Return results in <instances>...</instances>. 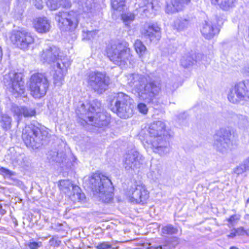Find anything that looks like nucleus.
I'll return each instance as SVG.
<instances>
[{
  "instance_id": "obj_1",
  "label": "nucleus",
  "mask_w": 249,
  "mask_h": 249,
  "mask_svg": "<svg viewBox=\"0 0 249 249\" xmlns=\"http://www.w3.org/2000/svg\"><path fill=\"white\" fill-rule=\"evenodd\" d=\"M127 84L139 99L146 103H153L161 91L160 81L150 80L149 76L138 73L127 75Z\"/></svg>"
},
{
  "instance_id": "obj_2",
  "label": "nucleus",
  "mask_w": 249,
  "mask_h": 249,
  "mask_svg": "<svg viewBox=\"0 0 249 249\" xmlns=\"http://www.w3.org/2000/svg\"><path fill=\"white\" fill-rule=\"evenodd\" d=\"M147 133L141 139L145 148H151L153 151L160 156H164L170 151L167 139L168 132L165 129L164 123L158 121L151 124L147 130Z\"/></svg>"
},
{
  "instance_id": "obj_3",
  "label": "nucleus",
  "mask_w": 249,
  "mask_h": 249,
  "mask_svg": "<svg viewBox=\"0 0 249 249\" xmlns=\"http://www.w3.org/2000/svg\"><path fill=\"white\" fill-rule=\"evenodd\" d=\"M76 113L79 118L86 123L95 127L107 126L109 122V115L102 110L101 104L97 100H93L88 105V109L82 104L81 107L76 110Z\"/></svg>"
},
{
  "instance_id": "obj_4",
  "label": "nucleus",
  "mask_w": 249,
  "mask_h": 249,
  "mask_svg": "<svg viewBox=\"0 0 249 249\" xmlns=\"http://www.w3.org/2000/svg\"><path fill=\"white\" fill-rule=\"evenodd\" d=\"M106 51L109 59L118 65L124 66L134 62L131 50L126 42L112 41L107 46Z\"/></svg>"
},
{
  "instance_id": "obj_5",
  "label": "nucleus",
  "mask_w": 249,
  "mask_h": 249,
  "mask_svg": "<svg viewBox=\"0 0 249 249\" xmlns=\"http://www.w3.org/2000/svg\"><path fill=\"white\" fill-rule=\"evenodd\" d=\"M89 187L95 195L102 201L107 203L113 198V187L109 179L106 177L94 174L89 179Z\"/></svg>"
},
{
  "instance_id": "obj_6",
  "label": "nucleus",
  "mask_w": 249,
  "mask_h": 249,
  "mask_svg": "<svg viewBox=\"0 0 249 249\" xmlns=\"http://www.w3.org/2000/svg\"><path fill=\"white\" fill-rule=\"evenodd\" d=\"M22 138L27 146L38 148L48 140V129L31 124L23 129Z\"/></svg>"
},
{
  "instance_id": "obj_7",
  "label": "nucleus",
  "mask_w": 249,
  "mask_h": 249,
  "mask_svg": "<svg viewBox=\"0 0 249 249\" xmlns=\"http://www.w3.org/2000/svg\"><path fill=\"white\" fill-rule=\"evenodd\" d=\"M133 100L128 95L123 92L115 94L110 103L111 110L121 118L127 119L133 113Z\"/></svg>"
},
{
  "instance_id": "obj_8",
  "label": "nucleus",
  "mask_w": 249,
  "mask_h": 249,
  "mask_svg": "<svg viewBox=\"0 0 249 249\" xmlns=\"http://www.w3.org/2000/svg\"><path fill=\"white\" fill-rule=\"evenodd\" d=\"M3 82L8 90L16 98L19 96H24V83L21 73L10 71L4 75Z\"/></svg>"
},
{
  "instance_id": "obj_9",
  "label": "nucleus",
  "mask_w": 249,
  "mask_h": 249,
  "mask_svg": "<svg viewBox=\"0 0 249 249\" xmlns=\"http://www.w3.org/2000/svg\"><path fill=\"white\" fill-rule=\"evenodd\" d=\"M49 87L47 79L41 73L33 74L30 78L31 94L35 98H40L46 94Z\"/></svg>"
},
{
  "instance_id": "obj_10",
  "label": "nucleus",
  "mask_w": 249,
  "mask_h": 249,
  "mask_svg": "<svg viewBox=\"0 0 249 249\" xmlns=\"http://www.w3.org/2000/svg\"><path fill=\"white\" fill-rule=\"evenodd\" d=\"M126 195L131 202L134 204H144L149 195L145 186L141 182H136L126 192Z\"/></svg>"
},
{
  "instance_id": "obj_11",
  "label": "nucleus",
  "mask_w": 249,
  "mask_h": 249,
  "mask_svg": "<svg viewBox=\"0 0 249 249\" xmlns=\"http://www.w3.org/2000/svg\"><path fill=\"white\" fill-rule=\"evenodd\" d=\"M229 101L233 104L249 99V80H244L231 88L228 95Z\"/></svg>"
},
{
  "instance_id": "obj_12",
  "label": "nucleus",
  "mask_w": 249,
  "mask_h": 249,
  "mask_svg": "<svg viewBox=\"0 0 249 249\" xmlns=\"http://www.w3.org/2000/svg\"><path fill=\"white\" fill-rule=\"evenodd\" d=\"M55 18L62 31H73L78 24L77 15L73 11H60L55 14Z\"/></svg>"
},
{
  "instance_id": "obj_13",
  "label": "nucleus",
  "mask_w": 249,
  "mask_h": 249,
  "mask_svg": "<svg viewBox=\"0 0 249 249\" xmlns=\"http://www.w3.org/2000/svg\"><path fill=\"white\" fill-rule=\"evenodd\" d=\"M144 158L137 150L131 149L124 156L123 166L129 172L139 171L143 164Z\"/></svg>"
},
{
  "instance_id": "obj_14",
  "label": "nucleus",
  "mask_w": 249,
  "mask_h": 249,
  "mask_svg": "<svg viewBox=\"0 0 249 249\" xmlns=\"http://www.w3.org/2000/svg\"><path fill=\"white\" fill-rule=\"evenodd\" d=\"M109 81V78L105 73L94 71L90 72L88 75V84L99 93L107 90Z\"/></svg>"
},
{
  "instance_id": "obj_15",
  "label": "nucleus",
  "mask_w": 249,
  "mask_h": 249,
  "mask_svg": "<svg viewBox=\"0 0 249 249\" xmlns=\"http://www.w3.org/2000/svg\"><path fill=\"white\" fill-rule=\"evenodd\" d=\"M231 131L229 128H221L217 130L213 136V146L221 152H226L231 144Z\"/></svg>"
},
{
  "instance_id": "obj_16",
  "label": "nucleus",
  "mask_w": 249,
  "mask_h": 249,
  "mask_svg": "<svg viewBox=\"0 0 249 249\" xmlns=\"http://www.w3.org/2000/svg\"><path fill=\"white\" fill-rule=\"evenodd\" d=\"M59 187L74 202L82 201L85 198V195L82 193L81 189L78 186L74 185L70 180H60Z\"/></svg>"
},
{
  "instance_id": "obj_17",
  "label": "nucleus",
  "mask_w": 249,
  "mask_h": 249,
  "mask_svg": "<svg viewBox=\"0 0 249 249\" xmlns=\"http://www.w3.org/2000/svg\"><path fill=\"white\" fill-rule=\"evenodd\" d=\"M10 38L14 44L23 50L27 49L34 42L31 34L25 31H13Z\"/></svg>"
},
{
  "instance_id": "obj_18",
  "label": "nucleus",
  "mask_w": 249,
  "mask_h": 249,
  "mask_svg": "<svg viewBox=\"0 0 249 249\" xmlns=\"http://www.w3.org/2000/svg\"><path fill=\"white\" fill-rule=\"evenodd\" d=\"M71 65V62L68 58L59 60L54 65V73L53 76V84L56 86H61L64 81V75L66 74L68 68Z\"/></svg>"
},
{
  "instance_id": "obj_19",
  "label": "nucleus",
  "mask_w": 249,
  "mask_h": 249,
  "mask_svg": "<svg viewBox=\"0 0 249 249\" xmlns=\"http://www.w3.org/2000/svg\"><path fill=\"white\" fill-rule=\"evenodd\" d=\"M60 53V50L58 47L55 46H49L43 49L40 53V60L43 63L52 64L56 62V64L59 60L67 58L62 57Z\"/></svg>"
},
{
  "instance_id": "obj_20",
  "label": "nucleus",
  "mask_w": 249,
  "mask_h": 249,
  "mask_svg": "<svg viewBox=\"0 0 249 249\" xmlns=\"http://www.w3.org/2000/svg\"><path fill=\"white\" fill-rule=\"evenodd\" d=\"M141 32L142 36L150 41H158L161 37V29L157 23L145 25Z\"/></svg>"
},
{
  "instance_id": "obj_21",
  "label": "nucleus",
  "mask_w": 249,
  "mask_h": 249,
  "mask_svg": "<svg viewBox=\"0 0 249 249\" xmlns=\"http://www.w3.org/2000/svg\"><path fill=\"white\" fill-rule=\"evenodd\" d=\"M11 111L15 116H17L18 122L22 116L25 117H31L35 116L36 111L35 108L27 106H18L13 105Z\"/></svg>"
},
{
  "instance_id": "obj_22",
  "label": "nucleus",
  "mask_w": 249,
  "mask_h": 249,
  "mask_svg": "<svg viewBox=\"0 0 249 249\" xmlns=\"http://www.w3.org/2000/svg\"><path fill=\"white\" fill-rule=\"evenodd\" d=\"M191 0H171L167 2L165 9L166 13L174 14L182 11L186 5L188 4Z\"/></svg>"
},
{
  "instance_id": "obj_23",
  "label": "nucleus",
  "mask_w": 249,
  "mask_h": 249,
  "mask_svg": "<svg viewBox=\"0 0 249 249\" xmlns=\"http://www.w3.org/2000/svg\"><path fill=\"white\" fill-rule=\"evenodd\" d=\"M203 36L206 39H210L218 34L219 30L210 21H205L200 29Z\"/></svg>"
},
{
  "instance_id": "obj_24",
  "label": "nucleus",
  "mask_w": 249,
  "mask_h": 249,
  "mask_svg": "<svg viewBox=\"0 0 249 249\" xmlns=\"http://www.w3.org/2000/svg\"><path fill=\"white\" fill-rule=\"evenodd\" d=\"M34 27L38 33H46L50 29V21L45 17L37 18L34 21Z\"/></svg>"
},
{
  "instance_id": "obj_25",
  "label": "nucleus",
  "mask_w": 249,
  "mask_h": 249,
  "mask_svg": "<svg viewBox=\"0 0 249 249\" xmlns=\"http://www.w3.org/2000/svg\"><path fill=\"white\" fill-rule=\"evenodd\" d=\"M235 1L236 0H211L213 5L218 6L225 11L232 7Z\"/></svg>"
},
{
  "instance_id": "obj_26",
  "label": "nucleus",
  "mask_w": 249,
  "mask_h": 249,
  "mask_svg": "<svg viewBox=\"0 0 249 249\" xmlns=\"http://www.w3.org/2000/svg\"><path fill=\"white\" fill-rule=\"evenodd\" d=\"M178 77L173 76L167 81L165 84V89L167 92L172 93L178 87Z\"/></svg>"
},
{
  "instance_id": "obj_27",
  "label": "nucleus",
  "mask_w": 249,
  "mask_h": 249,
  "mask_svg": "<svg viewBox=\"0 0 249 249\" xmlns=\"http://www.w3.org/2000/svg\"><path fill=\"white\" fill-rule=\"evenodd\" d=\"M12 118L5 113H1L0 116V126L5 131L9 130L12 125Z\"/></svg>"
},
{
  "instance_id": "obj_28",
  "label": "nucleus",
  "mask_w": 249,
  "mask_h": 249,
  "mask_svg": "<svg viewBox=\"0 0 249 249\" xmlns=\"http://www.w3.org/2000/svg\"><path fill=\"white\" fill-rule=\"evenodd\" d=\"M189 25V21L186 19H177L174 24V27L179 31L184 30L187 29Z\"/></svg>"
},
{
  "instance_id": "obj_29",
  "label": "nucleus",
  "mask_w": 249,
  "mask_h": 249,
  "mask_svg": "<svg viewBox=\"0 0 249 249\" xmlns=\"http://www.w3.org/2000/svg\"><path fill=\"white\" fill-rule=\"evenodd\" d=\"M134 47L137 53L142 59L143 54L146 51V47L141 40L137 39L134 44Z\"/></svg>"
},
{
  "instance_id": "obj_30",
  "label": "nucleus",
  "mask_w": 249,
  "mask_h": 249,
  "mask_svg": "<svg viewBox=\"0 0 249 249\" xmlns=\"http://www.w3.org/2000/svg\"><path fill=\"white\" fill-rule=\"evenodd\" d=\"M197 60L195 59L194 56L186 55L183 56L181 59V64L184 68H188L193 65Z\"/></svg>"
},
{
  "instance_id": "obj_31",
  "label": "nucleus",
  "mask_w": 249,
  "mask_h": 249,
  "mask_svg": "<svg viewBox=\"0 0 249 249\" xmlns=\"http://www.w3.org/2000/svg\"><path fill=\"white\" fill-rule=\"evenodd\" d=\"M249 170V157L243 162L236 168L234 172L238 174H241Z\"/></svg>"
},
{
  "instance_id": "obj_32",
  "label": "nucleus",
  "mask_w": 249,
  "mask_h": 249,
  "mask_svg": "<svg viewBox=\"0 0 249 249\" xmlns=\"http://www.w3.org/2000/svg\"><path fill=\"white\" fill-rule=\"evenodd\" d=\"M78 3L84 12H89L92 8V4L91 0H80Z\"/></svg>"
},
{
  "instance_id": "obj_33",
  "label": "nucleus",
  "mask_w": 249,
  "mask_h": 249,
  "mask_svg": "<svg viewBox=\"0 0 249 249\" xmlns=\"http://www.w3.org/2000/svg\"><path fill=\"white\" fill-rule=\"evenodd\" d=\"M111 4L114 10L121 11L125 5V0H111Z\"/></svg>"
},
{
  "instance_id": "obj_34",
  "label": "nucleus",
  "mask_w": 249,
  "mask_h": 249,
  "mask_svg": "<svg viewBox=\"0 0 249 249\" xmlns=\"http://www.w3.org/2000/svg\"><path fill=\"white\" fill-rule=\"evenodd\" d=\"M135 16L131 12H126L122 15V18L125 25H128L129 23L133 21Z\"/></svg>"
},
{
  "instance_id": "obj_35",
  "label": "nucleus",
  "mask_w": 249,
  "mask_h": 249,
  "mask_svg": "<svg viewBox=\"0 0 249 249\" xmlns=\"http://www.w3.org/2000/svg\"><path fill=\"white\" fill-rule=\"evenodd\" d=\"M46 5L52 11L56 10L60 7L58 0H47Z\"/></svg>"
},
{
  "instance_id": "obj_36",
  "label": "nucleus",
  "mask_w": 249,
  "mask_h": 249,
  "mask_svg": "<svg viewBox=\"0 0 249 249\" xmlns=\"http://www.w3.org/2000/svg\"><path fill=\"white\" fill-rule=\"evenodd\" d=\"M162 232L163 234H174L178 232V229L172 225H168L162 228Z\"/></svg>"
},
{
  "instance_id": "obj_37",
  "label": "nucleus",
  "mask_w": 249,
  "mask_h": 249,
  "mask_svg": "<svg viewBox=\"0 0 249 249\" xmlns=\"http://www.w3.org/2000/svg\"><path fill=\"white\" fill-rule=\"evenodd\" d=\"M96 30L88 31L85 30L83 31V39L87 40H90L93 38L97 34Z\"/></svg>"
},
{
  "instance_id": "obj_38",
  "label": "nucleus",
  "mask_w": 249,
  "mask_h": 249,
  "mask_svg": "<svg viewBox=\"0 0 249 249\" xmlns=\"http://www.w3.org/2000/svg\"><path fill=\"white\" fill-rule=\"evenodd\" d=\"M240 219V216L237 214H233L231 215L228 219L227 221L229 223V227L230 228L235 226Z\"/></svg>"
},
{
  "instance_id": "obj_39",
  "label": "nucleus",
  "mask_w": 249,
  "mask_h": 249,
  "mask_svg": "<svg viewBox=\"0 0 249 249\" xmlns=\"http://www.w3.org/2000/svg\"><path fill=\"white\" fill-rule=\"evenodd\" d=\"M28 246L30 249H38L42 246V243L40 241H35L32 239L28 243Z\"/></svg>"
},
{
  "instance_id": "obj_40",
  "label": "nucleus",
  "mask_w": 249,
  "mask_h": 249,
  "mask_svg": "<svg viewBox=\"0 0 249 249\" xmlns=\"http://www.w3.org/2000/svg\"><path fill=\"white\" fill-rule=\"evenodd\" d=\"M0 174L5 178H9L14 175L13 172L4 167L0 168Z\"/></svg>"
},
{
  "instance_id": "obj_41",
  "label": "nucleus",
  "mask_w": 249,
  "mask_h": 249,
  "mask_svg": "<svg viewBox=\"0 0 249 249\" xmlns=\"http://www.w3.org/2000/svg\"><path fill=\"white\" fill-rule=\"evenodd\" d=\"M138 109L141 113L144 114H146L148 111V108L146 105L142 103L138 105Z\"/></svg>"
},
{
  "instance_id": "obj_42",
  "label": "nucleus",
  "mask_w": 249,
  "mask_h": 249,
  "mask_svg": "<svg viewBox=\"0 0 249 249\" xmlns=\"http://www.w3.org/2000/svg\"><path fill=\"white\" fill-rule=\"evenodd\" d=\"M97 249H109L111 248V245L107 242H103L99 244L96 247Z\"/></svg>"
},
{
  "instance_id": "obj_43",
  "label": "nucleus",
  "mask_w": 249,
  "mask_h": 249,
  "mask_svg": "<svg viewBox=\"0 0 249 249\" xmlns=\"http://www.w3.org/2000/svg\"><path fill=\"white\" fill-rule=\"evenodd\" d=\"M60 7L64 8H70L71 6V1L69 0H58Z\"/></svg>"
},
{
  "instance_id": "obj_44",
  "label": "nucleus",
  "mask_w": 249,
  "mask_h": 249,
  "mask_svg": "<svg viewBox=\"0 0 249 249\" xmlns=\"http://www.w3.org/2000/svg\"><path fill=\"white\" fill-rule=\"evenodd\" d=\"M237 236H244L245 229L243 227L235 228Z\"/></svg>"
},
{
  "instance_id": "obj_45",
  "label": "nucleus",
  "mask_w": 249,
  "mask_h": 249,
  "mask_svg": "<svg viewBox=\"0 0 249 249\" xmlns=\"http://www.w3.org/2000/svg\"><path fill=\"white\" fill-rule=\"evenodd\" d=\"M35 6L38 9H42L43 8L42 0H35L34 1Z\"/></svg>"
},
{
  "instance_id": "obj_46",
  "label": "nucleus",
  "mask_w": 249,
  "mask_h": 249,
  "mask_svg": "<svg viewBox=\"0 0 249 249\" xmlns=\"http://www.w3.org/2000/svg\"><path fill=\"white\" fill-rule=\"evenodd\" d=\"M237 236L235 228L231 230L230 233L227 235L229 238H233L235 236Z\"/></svg>"
},
{
  "instance_id": "obj_47",
  "label": "nucleus",
  "mask_w": 249,
  "mask_h": 249,
  "mask_svg": "<svg viewBox=\"0 0 249 249\" xmlns=\"http://www.w3.org/2000/svg\"><path fill=\"white\" fill-rule=\"evenodd\" d=\"M153 249H170L168 245L159 246L155 247Z\"/></svg>"
},
{
  "instance_id": "obj_48",
  "label": "nucleus",
  "mask_w": 249,
  "mask_h": 249,
  "mask_svg": "<svg viewBox=\"0 0 249 249\" xmlns=\"http://www.w3.org/2000/svg\"><path fill=\"white\" fill-rule=\"evenodd\" d=\"M245 235L249 236V229H245L244 236Z\"/></svg>"
},
{
  "instance_id": "obj_49",
  "label": "nucleus",
  "mask_w": 249,
  "mask_h": 249,
  "mask_svg": "<svg viewBox=\"0 0 249 249\" xmlns=\"http://www.w3.org/2000/svg\"><path fill=\"white\" fill-rule=\"evenodd\" d=\"M230 249H239L236 247L232 246L230 248Z\"/></svg>"
},
{
  "instance_id": "obj_50",
  "label": "nucleus",
  "mask_w": 249,
  "mask_h": 249,
  "mask_svg": "<svg viewBox=\"0 0 249 249\" xmlns=\"http://www.w3.org/2000/svg\"><path fill=\"white\" fill-rule=\"evenodd\" d=\"M245 123H246V124H248V121H247V119H246V120H245Z\"/></svg>"
},
{
  "instance_id": "obj_51",
  "label": "nucleus",
  "mask_w": 249,
  "mask_h": 249,
  "mask_svg": "<svg viewBox=\"0 0 249 249\" xmlns=\"http://www.w3.org/2000/svg\"><path fill=\"white\" fill-rule=\"evenodd\" d=\"M2 21V19H1V17H0V23Z\"/></svg>"
}]
</instances>
